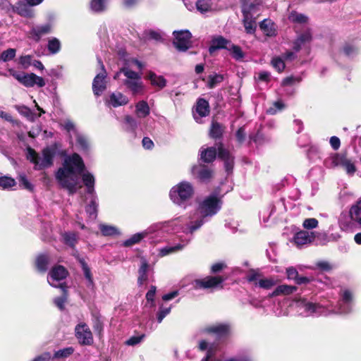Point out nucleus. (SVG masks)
<instances>
[{
	"instance_id": "1",
	"label": "nucleus",
	"mask_w": 361,
	"mask_h": 361,
	"mask_svg": "<svg viewBox=\"0 0 361 361\" xmlns=\"http://www.w3.org/2000/svg\"><path fill=\"white\" fill-rule=\"evenodd\" d=\"M82 177L87 192L92 194L94 186V177L88 171H85V164L78 154L67 157L63 166L56 173V178L59 184L70 192H75L82 187L80 178Z\"/></svg>"
},
{
	"instance_id": "2",
	"label": "nucleus",
	"mask_w": 361,
	"mask_h": 361,
	"mask_svg": "<svg viewBox=\"0 0 361 361\" xmlns=\"http://www.w3.org/2000/svg\"><path fill=\"white\" fill-rule=\"evenodd\" d=\"M221 209V204H198L195 212L189 216V221L184 226H178L176 221L171 223V226H175L173 232L178 233L180 231L185 235H190V237L182 239L181 235L178 237L181 239V243L174 246H166L158 250V255L164 257L178 250H181L192 240L193 233L200 229L202 226L207 222L209 218L215 215Z\"/></svg>"
},
{
	"instance_id": "3",
	"label": "nucleus",
	"mask_w": 361,
	"mask_h": 361,
	"mask_svg": "<svg viewBox=\"0 0 361 361\" xmlns=\"http://www.w3.org/2000/svg\"><path fill=\"white\" fill-rule=\"evenodd\" d=\"M295 307L299 314L305 317L331 315L329 305L317 302L304 297H300L295 300Z\"/></svg>"
},
{
	"instance_id": "4",
	"label": "nucleus",
	"mask_w": 361,
	"mask_h": 361,
	"mask_svg": "<svg viewBox=\"0 0 361 361\" xmlns=\"http://www.w3.org/2000/svg\"><path fill=\"white\" fill-rule=\"evenodd\" d=\"M355 302V290L342 287L338 292V299L335 308H330L331 314L348 315L353 312Z\"/></svg>"
},
{
	"instance_id": "5",
	"label": "nucleus",
	"mask_w": 361,
	"mask_h": 361,
	"mask_svg": "<svg viewBox=\"0 0 361 361\" xmlns=\"http://www.w3.org/2000/svg\"><path fill=\"white\" fill-rule=\"evenodd\" d=\"M219 348L217 343H210L204 339L199 341L198 349L200 351H206V355L201 361H253V358L250 353L240 354L226 359L217 358L216 355Z\"/></svg>"
},
{
	"instance_id": "6",
	"label": "nucleus",
	"mask_w": 361,
	"mask_h": 361,
	"mask_svg": "<svg viewBox=\"0 0 361 361\" xmlns=\"http://www.w3.org/2000/svg\"><path fill=\"white\" fill-rule=\"evenodd\" d=\"M218 152V157L224 161V167L227 173H230L233 167V157L229 152L225 149L220 144L218 147H211L207 149H200V158L205 163H210L214 161Z\"/></svg>"
},
{
	"instance_id": "7",
	"label": "nucleus",
	"mask_w": 361,
	"mask_h": 361,
	"mask_svg": "<svg viewBox=\"0 0 361 361\" xmlns=\"http://www.w3.org/2000/svg\"><path fill=\"white\" fill-rule=\"evenodd\" d=\"M53 152L51 149L45 148L42 150V156L32 148H27V158L35 164V169L41 170L50 167L53 164Z\"/></svg>"
},
{
	"instance_id": "8",
	"label": "nucleus",
	"mask_w": 361,
	"mask_h": 361,
	"mask_svg": "<svg viewBox=\"0 0 361 361\" xmlns=\"http://www.w3.org/2000/svg\"><path fill=\"white\" fill-rule=\"evenodd\" d=\"M121 73H123L126 78L123 80L124 85L133 93V94H142L144 91V85L142 81L141 75L129 69L123 68Z\"/></svg>"
},
{
	"instance_id": "9",
	"label": "nucleus",
	"mask_w": 361,
	"mask_h": 361,
	"mask_svg": "<svg viewBox=\"0 0 361 361\" xmlns=\"http://www.w3.org/2000/svg\"><path fill=\"white\" fill-rule=\"evenodd\" d=\"M194 193L192 185L188 181H182L174 185L169 192L171 200L176 202L177 201H187Z\"/></svg>"
},
{
	"instance_id": "10",
	"label": "nucleus",
	"mask_w": 361,
	"mask_h": 361,
	"mask_svg": "<svg viewBox=\"0 0 361 361\" xmlns=\"http://www.w3.org/2000/svg\"><path fill=\"white\" fill-rule=\"evenodd\" d=\"M9 73L18 82L27 87H34L35 85L42 87L46 85L44 78L37 76L35 73H20L13 69H10Z\"/></svg>"
},
{
	"instance_id": "11",
	"label": "nucleus",
	"mask_w": 361,
	"mask_h": 361,
	"mask_svg": "<svg viewBox=\"0 0 361 361\" xmlns=\"http://www.w3.org/2000/svg\"><path fill=\"white\" fill-rule=\"evenodd\" d=\"M278 207L272 205L267 209L259 212V218L265 224V226H269L278 220H281V214L286 212V204H278Z\"/></svg>"
},
{
	"instance_id": "12",
	"label": "nucleus",
	"mask_w": 361,
	"mask_h": 361,
	"mask_svg": "<svg viewBox=\"0 0 361 361\" xmlns=\"http://www.w3.org/2000/svg\"><path fill=\"white\" fill-rule=\"evenodd\" d=\"M326 164L331 167L342 166L345 169L347 173L350 175H353L356 171L354 162L345 156L339 154H335L331 156L326 161Z\"/></svg>"
},
{
	"instance_id": "13",
	"label": "nucleus",
	"mask_w": 361,
	"mask_h": 361,
	"mask_svg": "<svg viewBox=\"0 0 361 361\" xmlns=\"http://www.w3.org/2000/svg\"><path fill=\"white\" fill-rule=\"evenodd\" d=\"M67 274L68 272L63 266H56L51 269L49 274L48 283L50 286L54 288H60L62 291H65L66 286L60 281L65 279Z\"/></svg>"
},
{
	"instance_id": "14",
	"label": "nucleus",
	"mask_w": 361,
	"mask_h": 361,
	"mask_svg": "<svg viewBox=\"0 0 361 361\" xmlns=\"http://www.w3.org/2000/svg\"><path fill=\"white\" fill-rule=\"evenodd\" d=\"M173 35L174 36L173 45L178 50L185 51L190 48L192 35L189 30L174 31Z\"/></svg>"
},
{
	"instance_id": "15",
	"label": "nucleus",
	"mask_w": 361,
	"mask_h": 361,
	"mask_svg": "<svg viewBox=\"0 0 361 361\" xmlns=\"http://www.w3.org/2000/svg\"><path fill=\"white\" fill-rule=\"evenodd\" d=\"M316 236L315 231L300 230L294 234L293 243L298 248H302L305 245L311 244Z\"/></svg>"
},
{
	"instance_id": "16",
	"label": "nucleus",
	"mask_w": 361,
	"mask_h": 361,
	"mask_svg": "<svg viewBox=\"0 0 361 361\" xmlns=\"http://www.w3.org/2000/svg\"><path fill=\"white\" fill-rule=\"evenodd\" d=\"M99 63L102 67V72L98 73L94 78L92 82V90L94 94L99 97L106 89V72L104 69V66L100 59Z\"/></svg>"
},
{
	"instance_id": "17",
	"label": "nucleus",
	"mask_w": 361,
	"mask_h": 361,
	"mask_svg": "<svg viewBox=\"0 0 361 361\" xmlns=\"http://www.w3.org/2000/svg\"><path fill=\"white\" fill-rule=\"evenodd\" d=\"M75 336L82 345H91L93 343L92 334L85 323H80L75 328Z\"/></svg>"
},
{
	"instance_id": "18",
	"label": "nucleus",
	"mask_w": 361,
	"mask_h": 361,
	"mask_svg": "<svg viewBox=\"0 0 361 361\" xmlns=\"http://www.w3.org/2000/svg\"><path fill=\"white\" fill-rule=\"evenodd\" d=\"M224 281V278L219 276H207L202 279L195 280L194 287L195 289L215 288L221 286Z\"/></svg>"
},
{
	"instance_id": "19",
	"label": "nucleus",
	"mask_w": 361,
	"mask_h": 361,
	"mask_svg": "<svg viewBox=\"0 0 361 361\" xmlns=\"http://www.w3.org/2000/svg\"><path fill=\"white\" fill-rule=\"evenodd\" d=\"M129 102L127 96L120 92L109 93L104 99L105 104L109 107L116 108L126 105Z\"/></svg>"
},
{
	"instance_id": "20",
	"label": "nucleus",
	"mask_w": 361,
	"mask_h": 361,
	"mask_svg": "<svg viewBox=\"0 0 361 361\" xmlns=\"http://www.w3.org/2000/svg\"><path fill=\"white\" fill-rule=\"evenodd\" d=\"M230 325L226 323H219L206 326L202 331L206 334L215 335L221 338L227 336L230 332Z\"/></svg>"
},
{
	"instance_id": "21",
	"label": "nucleus",
	"mask_w": 361,
	"mask_h": 361,
	"mask_svg": "<svg viewBox=\"0 0 361 361\" xmlns=\"http://www.w3.org/2000/svg\"><path fill=\"white\" fill-rule=\"evenodd\" d=\"M51 32V25L46 23L43 25H33L28 32L27 36L35 42H39L41 38Z\"/></svg>"
},
{
	"instance_id": "22",
	"label": "nucleus",
	"mask_w": 361,
	"mask_h": 361,
	"mask_svg": "<svg viewBox=\"0 0 361 361\" xmlns=\"http://www.w3.org/2000/svg\"><path fill=\"white\" fill-rule=\"evenodd\" d=\"M192 174L202 182H209L213 176V171L206 166H193L191 169Z\"/></svg>"
},
{
	"instance_id": "23",
	"label": "nucleus",
	"mask_w": 361,
	"mask_h": 361,
	"mask_svg": "<svg viewBox=\"0 0 361 361\" xmlns=\"http://www.w3.org/2000/svg\"><path fill=\"white\" fill-rule=\"evenodd\" d=\"M153 231L152 228H149L140 233L133 234L128 239L123 241V245L125 247H130L133 245L137 244L149 234L152 233Z\"/></svg>"
},
{
	"instance_id": "24",
	"label": "nucleus",
	"mask_w": 361,
	"mask_h": 361,
	"mask_svg": "<svg viewBox=\"0 0 361 361\" xmlns=\"http://www.w3.org/2000/svg\"><path fill=\"white\" fill-rule=\"evenodd\" d=\"M298 288L295 286L282 284L278 286L273 292L269 293L270 298L281 296V295H289L295 293Z\"/></svg>"
},
{
	"instance_id": "25",
	"label": "nucleus",
	"mask_w": 361,
	"mask_h": 361,
	"mask_svg": "<svg viewBox=\"0 0 361 361\" xmlns=\"http://www.w3.org/2000/svg\"><path fill=\"white\" fill-rule=\"evenodd\" d=\"M231 42L222 36H218L212 39L211 46L209 48L210 53L214 52L217 49H230Z\"/></svg>"
},
{
	"instance_id": "26",
	"label": "nucleus",
	"mask_w": 361,
	"mask_h": 361,
	"mask_svg": "<svg viewBox=\"0 0 361 361\" xmlns=\"http://www.w3.org/2000/svg\"><path fill=\"white\" fill-rule=\"evenodd\" d=\"M312 40V35L310 32L306 31L298 37L294 42L293 49L295 51H298L302 47L309 44Z\"/></svg>"
},
{
	"instance_id": "27",
	"label": "nucleus",
	"mask_w": 361,
	"mask_h": 361,
	"mask_svg": "<svg viewBox=\"0 0 361 361\" xmlns=\"http://www.w3.org/2000/svg\"><path fill=\"white\" fill-rule=\"evenodd\" d=\"M13 10L21 16L32 18L33 16L32 10L23 1H19L13 6Z\"/></svg>"
},
{
	"instance_id": "28",
	"label": "nucleus",
	"mask_w": 361,
	"mask_h": 361,
	"mask_svg": "<svg viewBox=\"0 0 361 361\" xmlns=\"http://www.w3.org/2000/svg\"><path fill=\"white\" fill-rule=\"evenodd\" d=\"M49 259L50 258L47 254H40L37 257L35 264L39 272L44 273L47 270Z\"/></svg>"
},
{
	"instance_id": "29",
	"label": "nucleus",
	"mask_w": 361,
	"mask_h": 361,
	"mask_svg": "<svg viewBox=\"0 0 361 361\" xmlns=\"http://www.w3.org/2000/svg\"><path fill=\"white\" fill-rule=\"evenodd\" d=\"M195 111L200 116V118L207 116L209 113L208 102L204 99H199L197 102Z\"/></svg>"
},
{
	"instance_id": "30",
	"label": "nucleus",
	"mask_w": 361,
	"mask_h": 361,
	"mask_svg": "<svg viewBox=\"0 0 361 361\" xmlns=\"http://www.w3.org/2000/svg\"><path fill=\"white\" fill-rule=\"evenodd\" d=\"M92 327L95 334L101 337L104 330V322L102 317L98 314H92Z\"/></svg>"
},
{
	"instance_id": "31",
	"label": "nucleus",
	"mask_w": 361,
	"mask_h": 361,
	"mask_svg": "<svg viewBox=\"0 0 361 361\" xmlns=\"http://www.w3.org/2000/svg\"><path fill=\"white\" fill-rule=\"evenodd\" d=\"M149 264L146 259H141V265L138 270V279L137 283L139 286L143 284V283L147 279V271H148Z\"/></svg>"
},
{
	"instance_id": "32",
	"label": "nucleus",
	"mask_w": 361,
	"mask_h": 361,
	"mask_svg": "<svg viewBox=\"0 0 361 361\" xmlns=\"http://www.w3.org/2000/svg\"><path fill=\"white\" fill-rule=\"evenodd\" d=\"M260 29L267 36H274L276 35V30L274 23L268 19H264L259 24Z\"/></svg>"
},
{
	"instance_id": "33",
	"label": "nucleus",
	"mask_w": 361,
	"mask_h": 361,
	"mask_svg": "<svg viewBox=\"0 0 361 361\" xmlns=\"http://www.w3.org/2000/svg\"><path fill=\"white\" fill-rule=\"evenodd\" d=\"M99 230L104 236H114L121 234L120 231L114 226L101 224L99 226Z\"/></svg>"
},
{
	"instance_id": "34",
	"label": "nucleus",
	"mask_w": 361,
	"mask_h": 361,
	"mask_svg": "<svg viewBox=\"0 0 361 361\" xmlns=\"http://www.w3.org/2000/svg\"><path fill=\"white\" fill-rule=\"evenodd\" d=\"M63 243L71 247H75L78 241V235L74 232H65L62 234Z\"/></svg>"
},
{
	"instance_id": "35",
	"label": "nucleus",
	"mask_w": 361,
	"mask_h": 361,
	"mask_svg": "<svg viewBox=\"0 0 361 361\" xmlns=\"http://www.w3.org/2000/svg\"><path fill=\"white\" fill-rule=\"evenodd\" d=\"M147 78L152 85L157 86L160 89L164 88L166 85V79L161 75H157L154 73L149 72Z\"/></svg>"
},
{
	"instance_id": "36",
	"label": "nucleus",
	"mask_w": 361,
	"mask_h": 361,
	"mask_svg": "<svg viewBox=\"0 0 361 361\" xmlns=\"http://www.w3.org/2000/svg\"><path fill=\"white\" fill-rule=\"evenodd\" d=\"M78 261L81 265L82 269L83 271L84 276L85 279L87 280V286L88 287H93L94 286V281L93 278L91 274L90 269L89 268L87 264L85 262V259L83 258L78 257Z\"/></svg>"
},
{
	"instance_id": "37",
	"label": "nucleus",
	"mask_w": 361,
	"mask_h": 361,
	"mask_svg": "<svg viewBox=\"0 0 361 361\" xmlns=\"http://www.w3.org/2000/svg\"><path fill=\"white\" fill-rule=\"evenodd\" d=\"M135 111L138 117L145 118L149 114L150 109L145 101H140L135 105Z\"/></svg>"
},
{
	"instance_id": "38",
	"label": "nucleus",
	"mask_w": 361,
	"mask_h": 361,
	"mask_svg": "<svg viewBox=\"0 0 361 361\" xmlns=\"http://www.w3.org/2000/svg\"><path fill=\"white\" fill-rule=\"evenodd\" d=\"M244 18H243V24L245 29V31L248 34H252L255 32L256 30V23L255 21L250 16L248 13H243Z\"/></svg>"
},
{
	"instance_id": "39",
	"label": "nucleus",
	"mask_w": 361,
	"mask_h": 361,
	"mask_svg": "<svg viewBox=\"0 0 361 361\" xmlns=\"http://www.w3.org/2000/svg\"><path fill=\"white\" fill-rule=\"evenodd\" d=\"M354 219L350 218V211L348 213L343 212L339 218V224L343 230H348L353 226Z\"/></svg>"
},
{
	"instance_id": "40",
	"label": "nucleus",
	"mask_w": 361,
	"mask_h": 361,
	"mask_svg": "<svg viewBox=\"0 0 361 361\" xmlns=\"http://www.w3.org/2000/svg\"><path fill=\"white\" fill-rule=\"evenodd\" d=\"M16 185V180L7 176H0V188L3 190H10Z\"/></svg>"
},
{
	"instance_id": "41",
	"label": "nucleus",
	"mask_w": 361,
	"mask_h": 361,
	"mask_svg": "<svg viewBox=\"0 0 361 361\" xmlns=\"http://www.w3.org/2000/svg\"><path fill=\"white\" fill-rule=\"evenodd\" d=\"M137 123L135 119L130 116H126L124 118V126L123 128L126 131L130 133H134L137 128Z\"/></svg>"
},
{
	"instance_id": "42",
	"label": "nucleus",
	"mask_w": 361,
	"mask_h": 361,
	"mask_svg": "<svg viewBox=\"0 0 361 361\" xmlns=\"http://www.w3.org/2000/svg\"><path fill=\"white\" fill-rule=\"evenodd\" d=\"M350 218L361 225V204H353L350 209Z\"/></svg>"
},
{
	"instance_id": "43",
	"label": "nucleus",
	"mask_w": 361,
	"mask_h": 361,
	"mask_svg": "<svg viewBox=\"0 0 361 361\" xmlns=\"http://www.w3.org/2000/svg\"><path fill=\"white\" fill-rule=\"evenodd\" d=\"M277 281L274 278H263L257 282V287L265 290H269L276 284Z\"/></svg>"
},
{
	"instance_id": "44",
	"label": "nucleus",
	"mask_w": 361,
	"mask_h": 361,
	"mask_svg": "<svg viewBox=\"0 0 361 361\" xmlns=\"http://www.w3.org/2000/svg\"><path fill=\"white\" fill-rule=\"evenodd\" d=\"M106 8V0H92L90 2V8L94 12H102Z\"/></svg>"
},
{
	"instance_id": "45",
	"label": "nucleus",
	"mask_w": 361,
	"mask_h": 361,
	"mask_svg": "<svg viewBox=\"0 0 361 361\" xmlns=\"http://www.w3.org/2000/svg\"><path fill=\"white\" fill-rule=\"evenodd\" d=\"M196 8L201 13H205L212 9L211 0H197Z\"/></svg>"
},
{
	"instance_id": "46",
	"label": "nucleus",
	"mask_w": 361,
	"mask_h": 361,
	"mask_svg": "<svg viewBox=\"0 0 361 361\" xmlns=\"http://www.w3.org/2000/svg\"><path fill=\"white\" fill-rule=\"evenodd\" d=\"M222 195L219 189H216L212 192L202 203H219L221 201Z\"/></svg>"
},
{
	"instance_id": "47",
	"label": "nucleus",
	"mask_w": 361,
	"mask_h": 361,
	"mask_svg": "<svg viewBox=\"0 0 361 361\" xmlns=\"http://www.w3.org/2000/svg\"><path fill=\"white\" fill-rule=\"evenodd\" d=\"M47 48L52 54L58 53L61 49L60 41L55 37L50 39L48 42Z\"/></svg>"
},
{
	"instance_id": "48",
	"label": "nucleus",
	"mask_w": 361,
	"mask_h": 361,
	"mask_svg": "<svg viewBox=\"0 0 361 361\" xmlns=\"http://www.w3.org/2000/svg\"><path fill=\"white\" fill-rule=\"evenodd\" d=\"M224 80V76L220 74L209 75L208 77L207 85L209 88H214Z\"/></svg>"
},
{
	"instance_id": "49",
	"label": "nucleus",
	"mask_w": 361,
	"mask_h": 361,
	"mask_svg": "<svg viewBox=\"0 0 361 361\" xmlns=\"http://www.w3.org/2000/svg\"><path fill=\"white\" fill-rule=\"evenodd\" d=\"M171 310V307H164L163 304L159 305V311L157 313V320L158 323H161L163 319L168 315Z\"/></svg>"
},
{
	"instance_id": "50",
	"label": "nucleus",
	"mask_w": 361,
	"mask_h": 361,
	"mask_svg": "<svg viewBox=\"0 0 361 361\" xmlns=\"http://www.w3.org/2000/svg\"><path fill=\"white\" fill-rule=\"evenodd\" d=\"M288 18L293 23H305L307 21V17L306 16L296 11H292Z\"/></svg>"
},
{
	"instance_id": "51",
	"label": "nucleus",
	"mask_w": 361,
	"mask_h": 361,
	"mask_svg": "<svg viewBox=\"0 0 361 361\" xmlns=\"http://www.w3.org/2000/svg\"><path fill=\"white\" fill-rule=\"evenodd\" d=\"M145 338V334H136L130 337L126 341V344L130 346L136 345L140 343Z\"/></svg>"
},
{
	"instance_id": "52",
	"label": "nucleus",
	"mask_w": 361,
	"mask_h": 361,
	"mask_svg": "<svg viewBox=\"0 0 361 361\" xmlns=\"http://www.w3.org/2000/svg\"><path fill=\"white\" fill-rule=\"evenodd\" d=\"M16 54V50L13 48H9V49L4 51L1 54L0 57L1 58V61L8 62V61L13 60L15 58Z\"/></svg>"
},
{
	"instance_id": "53",
	"label": "nucleus",
	"mask_w": 361,
	"mask_h": 361,
	"mask_svg": "<svg viewBox=\"0 0 361 361\" xmlns=\"http://www.w3.org/2000/svg\"><path fill=\"white\" fill-rule=\"evenodd\" d=\"M261 274L255 270H251L246 276L247 281L252 283L255 287H257V282L261 279Z\"/></svg>"
},
{
	"instance_id": "54",
	"label": "nucleus",
	"mask_w": 361,
	"mask_h": 361,
	"mask_svg": "<svg viewBox=\"0 0 361 361\" xmlns=\"http://www.w3.org/2000/svg\"><path fill=\"white\" fill-rule=\"evenodd\" d=\"M74 352V349L72 347H67L63 349H60L55 352V358H65L70 356Z\"/></svg>"
},
{
	"instance_id": "55",
	"label": "nucleus",
	"mask_w": 361,
	"mask_h": 361,
	"mask_svg": "<svg viewBox=\"0 0 361 361\" xmlns=\"http://www.w3.org/2000/svg\"><path fill=\"white\" fill-rule=\"evenodd\" d=\"M222 134V128L220 124L213 122L210 129V136L213 138L220 137Z\"/></svg>"
},
{
	"instance_id": "56",
	"label": "nucleus",
	"mask_w": 361,
	"mask_h": 361,
	"mask_svg": "<svg viewBox=\"0 0 361 361\" xmlns=\"http://www.w3.org/2000/svg\"><path fill=\"white\" fill-rule=\"evenodd\" d=\"M319 222L315 218L305 219L302 222V226L305 231L312 230L318 226Z\"/></svg>"
},
{
	"instance_id": "57",
	"label": "nucleus",
	"mask_w": 361,
	"mask_h": 361,
	"mask_svg": "<svg viewBox=\"0 0 361 361\" xmlns=\"http://www.w3.org/2000/svg\"><path fill=\"white\" fill-rule=\"evenodd\" d=\"M229 47L230 49L228 50L231 52L232 56L234 59H235L236 60H240L243 58L244 54L240 47L234 45L231 43L230 44Z\"/></svg>"
},
{
	"instance_id": "58",
	"label": "nucleus",
	"mask_w": 361,
	"mask_h": 361,
	"mask_svg": "<svg viewBox=\"0 0 361 361\" xmlns=\"http://www.w3.org/2000/svg\"><path fill=\"white\" fill-rule=\"evenodd\" d=\"M16 109L18 110V111L23 115L24 116L27 117L30 120H33L34 116L32 111L25 106H16Z\"/></svg>"
},
{
	"instance_id": "59",
	"label": "nucleus",
	"mask_w": 361,
	"mask_h": 361,
	"mask_svg": "<svg viewBox=\"0 0 361 361\" xmlns=\"http://www.w3.org/2000/svg\"><path fill=\"white\" fill-rule=\"evenodd\" d=\"M85 211L90 219L94 220L96 219L97 215V204H86Z\"/></svg>"
},
{
	"instance_id": "60",
	"label": "nucleus",
	"mask_w": 361,
	"mask_h": 361,
	"mask_svg": "<svg viewBox=\"0 0 361 361\" xmlns=\"http://www.w3.org/2000/svg\"><path fill=\"white\" fill-rule=\"evenodd\" d=\"M63 295L61 297H58L54 298V302L55 305L61 310H63L64 309L65 302L67 299L66 296V290L65 289V291H63Z\"/></svg>"
},
{
	"instance_id": "61",
	"label": "nucleus",
	"mask_w": 361,
	"mask_h": 361,
	"mask_svg": "<svg viewBox=\"0 0 361 361\" xmlns=\"http://www.w3.org/2000/svg\"><path fill=\"white\" fill-rule=\"evenodd\" d=\"M157 288L154 286H152L149 290L147 291L146 294V300L148 303H150V307L154 306V297L156 294Z\"/></svg>"
},
{
	"instance_id": "62",
	"label": "nucleus",
	"mask_w": 361,
	"mask_h": 361,
	"mask_svg": "<svg viewBox=\"0 0 361 361\" xmlns=\"http://www.w3.org/2000/svg\"><path fill=\"white\" fill-rule=\"evenodd\" d=\"M271 64L279 72L283 71L285 68L284 61L279 57L273 58L271 60Z\"/></svg>"
},
{
	"instance_id": "63",
	"label": "nucleus",
	"mask_w": 361,
	"mask_h": 361,
	"mask_svg": "<svg viewBox=\"0 0 361 361\" xmlns=\"http://www.w3.org/2000/svg\"><path fill=\"white\" fill-rule=\"evenodd\" d=\"M32 56L31 55L21 56L18 59L19 64L24 68H27L32 64Z\"/></svg>"
},
{
	"instance_id": "64",
	"label": "nucleus",
	"mask_w": 361,
	"mask_h": 361,
	"mask_svg": "<svg viewBox=\"0 0 361 361\" xmlns=\"http://www.w3.org/2000/svg\"><path fill=\"white\" fill-rule=\"evenodd\" d=\"M76 141L79 147L82 149H87L88 147V142L87 138L80 134L76 135Z\"/></svg>"
}]
</instances>
